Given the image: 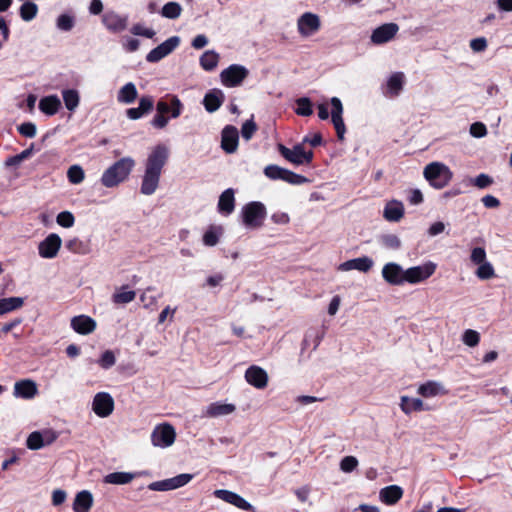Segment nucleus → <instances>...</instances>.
<instances>
[{
  "mask_svg": "<svg viewBox=\"0 0 512 512\" xmlns=\"http://www.w3.org/2000/svg\"><path fill=\"white\" fill-rule=\"evenodd\" d=\"M213 494L216 498L221 499L231 505H234L239 509L254 512V507L249 502H247L243 497H241L235 492L226 489H217L213 492Z\"/></svg>",
  "mask_w": 512,
  "mask_h": 512,
  "instance_id": "nucleus-13",
  "label": "nucleus"
},
{
  "mask_svg": "<svg viewBox=\"0 0 512 512\" xmlns=\"http://www.w3.org/2000/svg\"><path fill=\"white\" fill-rule=\"evenodd\" d=\"M180 44V38L178 36H172L165 40L163 43L152 49L146 56V60L149 63H156L169 55L174 49Z\"/></svg>",
  "mask_w": 512,
  "mask_h": 512,
  "instance_id": "nucleus-9",
  "label": "nucleus"
},
{
  "mask_svg": "<svg viewBox=\"0 0 512 512\" xmlns=\"http://www.w3.org/2000/svg\"><path fill=\"white\" fill-rule=\"evenodd\" d=\"M297 108L296 114L300 116H310L313 113L311 100L307 97H302L296 100Z\"/></svg>",
  "mask_w": 512,
  "mask_h": 512,
  "instance_id": "nucleus-45",
  "label": "nucleus"
},
{
  "mask_svg": "<svg viewBox=\"0 0 512 512\" xmlns=\"http://www.w3.org/2000/svg\"><path fill=\"white\" fill-rule=\"evenodd\" d=\"M182 12V7L177 2L166 3L161 10V15L168 19H177Z\"/></svg>",
  "mask_w": 512,
  "mask_h": 512,
  "instance_id": "nucleus-44",
  "label": "nucleus"
},
{
  "mask_svg": "<svg viewBox=\"0 0 512 512\" xmlns=\"http://www.w3.org/2000/svg\"><path fill=\"white\" fill-rule=\"evenodd\" d=\"M126 288H127V286L124 285L121 287V291H116L113 294L112 301L115 304H127V303L132 302L135 299V297H136L135 291H132V290L125 291Z\"/></svg>",
  "mask_w": 512,
  "mask_h": 512,
  "instance_id": "nucleus-42",
  "label": "nucleus"
},
{
  "mask_svg": "<svg viewBox=\"0 0 512 512\" xmlns=\"http://www.w3.org/2000/svg\"><path fill=\"white\" fill-rule=\"evenodd\" d=\"M62 240L59 235L55 233L49 234L40 244H39V256L42 257H51L56 256L60 247Z\"/></svg>",
  "mask_w": 512,
  "mask_h": 512,
  "instance_id": "nucleus-19",
  "label": "nucleus"
},
{
  "mask_svg": "<svg viewBox=\"0 0 512 512\" xmlns=\"http://www.w3.org/2000/svg\"><path fill=\"white\" fill-rule=\"evenodd\" d=\"M446 390L444 387L436 382V381H428L424 384H421L418 388V394L425 398L434 397L437 395H443L446 394Z\"/></svg>",
  "mask_w": 512,
  "mask_h": 512,
  "instance_id": "nucleus-33",
  "label": "nucleus"
},
{
  "mask_svg": "<svg viewBox=\"0 0 512 512\" xmlns=\"http://www.w3.org/2000/svg\"><path fill=\"white\" fill-rule=\"evenodd\" d=\"M170 156L169 148L164 144L153 147L144 163V175L140 191L144 195H152L158 188L160 177Z\"/></svg>",
  "mask_w": 512,
  "mask_h": 512,
  "instance_id": "nucleus-1",
  "label": "nucleus"
},
{
  "mask_svg": "<svg viewBox=\"0 0 512 512\" xmlns=\"http://www.w3.org/2000/svg\"><path fill=\"white\" fill-rule=\"evenodd\" d=\"M358 465V460L354 456H346L340 462V468L344 472H352Z\"/></svg>",
  "mask_w": 512,
  "mask_h": 512,
  "instance_id": "nucleus-56",
  "label": "nucleus"
},
{
  "mask_svg": "<svg viewBox=\"0 0 512 512\" xmlns=\"http://www.w3.org/2000/svg\"><path fill=\"white\" fill-rule=\"evenodd\" d=\"M138 96V91L136 89V86L129 82L125 84L118 92V101L126 104L133 103Z\"/></svg>",
  "mask_w": 512,
  "mask_h": 512,
  "instance_id": "nucleus-36",
  "label": "nucleus"
},
{
  "mask_svg": "<svg viewBox=\"0 0 512 512\" xmlns=\"http://www.w3.org/2000/svg\"><path fill=\"white\" fill-rule=\"evenodd\" d=\"M478 268L475 271L476 276L481 280H488L495 276L494 268L491 263L486 261V258H472Z\"/></svg>",
  "mask_w": 512,
  "mask_h": 512,
  "instance_id": "nucleus-34",
  "label": "nucleus"
},
{
  "mask_svg": "<svg viewBox=\"0 0 512 512\" xmlns=\"http://www.w3.org/2000/svg\"><path fill=\"white\" fill-rule=\"evenodd\" d=\"M470 47L474 52H482L487 48V41L484 37L472 39Z\"/></svg>",
  "mask_w": 512,
  "mask_h": 512,
  "instance_id": "nucleus-64",
  "label": "nucleus"
},
{
  "mask_svg": "<svg viewBox=\"0 0 512 512\" xmlns=\"http://www.w3.org/2000/svg\"><path fill=\"white\" fill-rule=\"evenodd\" d=\"M400 407L405 414H410L413 411L423 410L424 403L419 398H410L408 396H402Z\"/></svg>",
  "mask_w": 512,
  "mask_h": 512,
  "instance_id": "nucleus-37",
  "label": "nucleus"
},
{
  "mask_svg": "<svg viewBox=\"0 0 512 512\" xmlns=\"http://www.w3.org/2000/svg\"><path fill=\"white\" fill-rule=\"evenodd\" d=\"M154 107V99L152 96H142L139 99L138 107L129 108L126 110V116L131 120H137L144 115L150 113Z\"/></svg>",
  "mask_w": 512,
  "mask_h": 512,
  "instance_id": "nucleus-20",
  "label": "nucleus"
},
{
  "mask_svg": "<svg viewBox=\"0 0 512 512\" xmlns=\"http://www.w3.org/2000/svg\"><path fill=\"white\" fill-rule=\"evenodd\" d=\"M61 107V101L56 95L43 97L39 102V109L46 115H55Z\"/></svg>",
  "mask_w": 512,
  "mask_h": 512,
  "instance_id": "nucleus-32",
  "label": "nucleus"
},
{
  "mask_svg": "<svg viewBox=\"0 0 512 512\" xmlns=\"http://www.w3.org/2000/svg\"><path fill=\"white\" fill-rule=\"evenodd\" d=\"M37 12L38 6L34 2L27 1L20 6V17L24 21L28 22L33 20L36 17Z\"/></svg>",
  "mask_w": 512,
  "mask_h": 512,
  "instance_id": "nucleus-43",
  "label": "nucleus"
},
{
  "mask_svg": "<svg viewBox=\"0 0 512 512\" xmlns=\"http://www.w3.org/2000/svg\"><path fill=\"white\" fill-rule=\"evenodd\" d=\"M282 180L292 185H300L308 182L306 177L296 174L288 169L284 170Z\"/></svg>",
  "mask_w": 512,
  "mask_h": 512,
  "instance_id": "nucleus-47",
  "label": "nucleus"
},
{
  "mask_svg": "<svg viewBox=\"0 0 512 512\" xmlns=\"http://www.w3.org/2000/svg\"><path fill=\"white\" fill-rule=\"evenodd\" d=\"M96 321L87 315H78L74 316L71 319V327L72 329L81 335H88L95 331L96 329Z\"/></svg>",
  "mask_w": 512,
  "mask_h": 512,
  "instance_id": "nucleus-21",
  "label": "nucleus"
},
{
  "mask_svg": "<svg viewBox=\"0 0 512 512\" xmlns=\"http://www.w3.org/2000/svg\"><path fill=\"white\" fill-rule=\"evenodd\" d=\"M93 505V496L87 490L80 491L76 494L73 502L74 512H88Z\"/></svg>",
  "mask_w": 512,
  "mask_h": 512,
  "instance_id": "nucleus-31",
  "label": "nucleus"
},
{
  "mask_svg": "<svg viewBox=\"0 0 512 512\" xmlns=\"http://www.w3.org/2000/svg\"><path fill=\"white\" fill-rule=\"evenodd\" d=\"M104 26L113 33H118L126 29L127 17L121 16L113 11L107 12L102 17Z\"/></svg>",
  "mask_w": 512,
  "mask_h": 512,
  "instance_id": "nucleus-23",
  "label": "nucleus"
},
{
  "mask_svg": "<svg viewBox=\"0 0 512 512\" xmlns=\"http://www.w3.org/2000/svg\"><path fill=\"white\" fill-rule=\"evenodd\" d=\"M236 406L230 403L213 402L207 406L204 416L215 418L226 416L235 412Z\"/></svg>",
  "mask_w": 512,
  "mask_h": 512,
  "instance_id": "nucleus-27",
  "label": "nucleus"
},
{
  "mask_svg": "<svg viewBox=\"0 0 512 512\" xmlns=\"http://www.w3.org/2000/svg\"><path fill=\"white\" fill-rule=\"evenodd\" d=\"M285 168L279 167L277 165H268L264 169V174L266 177L272 180H282L283 173Z\"/></svg>",
  "mask_w": 512,
  "mask_h": 512,
  "instance_id": "nucleus-49",
  "label": "nucleus"
},
{
  "mask_svg": "<svg viewBox=\"0 0 512 512\" xmlns=\"http://www.w3.org/2000/svg\"><path fill=\"white\" fill-rule=\"evenodd\" d=\"M436 264L433 262H426L423 265L410 267L405 270L406 282L410 284H417L425 281L434 274Z\"/></svg>",
  "mask_w": 512,
  "mask_h": 512,
  "instance_id": "nucleus-8",
  "label": "nucleus"
},
{
  "mask_svg": "<svg viewBox=\"0 0 512 512\" xmlns=\"http://www.w3.org/2000/svg\"><path fill=\"white\" fill-rule=\"evenodd\" d=\"M267 215L265 205L258 201L247 203L242 208L243 223L250 228H259Z\"/></svg>",
  "mask_w": 512,
  "mask_h": 512,
  "instance_id": "nucleus-4",
  "label": "nucleus"
},
{
  "mask_svg": "<svg viewBox=\"0 0 512 512\" xmlns=\"http://www.w3.org/2000/svg\"><path fill=\"white\" fill-rule=\"evenodd\" d=\"M131 32L134 35L143 36V37H146V38H153L154 35H155V31L154 30L149 29V28H145L141 24H135L132 27Z\"/></svg>",
  "mask_w": 512,
  "mask_h": 512,
  "instance_id": "nucleus-58",
  "label": "nucleus"
},
{
  "mask_svg": "<svg viewBox=\"0 0 512 512\" xmlns=\"http://www.w3.org/2000/svg\"><path fill=\"white\" fill-rule=\"evenodd\" d=\"M256 131H257V125L253 121V119L246 120L243 123L242 128H241V134L245 140H250Z\"/></svg>",
  "mask_w": 512,
  "mask_h": 512,
  "instance_id": "nucleus-52",
  "label": "nucleus"
},
{
  "mask_svg": "<svg viewBox=\"0 0 512 512\" xmlns=\"http://www.w3.org/2000/svg\"><path fill=\"white\" fill-rule=\"evenodd\" d=\"M156 110L161 114H171L172 118H177L182 113L183 104L177 96L167 94L157 102Z\"/></svg>",
  "mask_w": 512,
  "mask_h": 512,
  "instance_id": "nucleus-11",
  "label": "nucleus"
},
{
  "mask_svg": "<svg viewBox=\"0 0 512 512\" xmlns=\"http://www.w3.org/2000/svg\"><path fill=\"white\" fill-rule=\"evenodd\" d=\"M225 96L220 89H211L203 98L205 110L209 113L217 111L224 103Z\"/></svg>",
  "mask_w": 512,
  "mask_h": 512,
  "instance_id": "nucleus-24",
  "label": "nucleus"
},
{
  "mask_svg": "<svg viewBox=\"0 0 512 512\" xmlns=\"http://www.w3.org/2000/svg\"><path fill=\"white\" fill-rule=\"evenodd\" d=\"M404 216V206L399 200L389 201L383 211V217L390 222H398Z\"/></svg>",
  "mask_w": 512,
  "mask_h": 512,
  "instance_id": "nucleus-26",
  "label": "nucleus"
},
{
  "mask_svg": "<svg viewBox=\"0 0 512 512\" xmlns=\"http://www.w3.org/2000/svg\"><path fill=\"white\" fill-rule=\"evenodd\" d=\"M33 147H34V146H33V144H32L29 148H27V149L23 150L20 154L15 155V156H13V157H10V158L6 161V164H7V165H17V164H19L20 162H22L24 159H27L28 157H30V156H31V154H32V152H33Z\"/></svg>",
  "mask_w": 512,
  "mask_h": 512,
  "instance_id": "nucleus-55",
  "label": "nucleus"
},
{
  "mask_svg": "<svg viewBox=\"0 0 512 512\" xmlns=\"http://www.w3.org/2000/svg\"><path fill=\"white\" fill-rule=\"evenodd\" d=\"M116 362L114 353L111 350H106L98 360L99 365L104 369L111 368Z\"/></svg>",
  "mask_w": 512,
  "mask_h": 512,
  "instance_id": "nucleus-53",
  "label": "nucleus"
},
{
  "mask_svg": "<svg viewBox=\"0 0 512 512\" xmlns=\"http://www.w3.org/2000/svg\"><path fill=\"white\" fill-rule=\"evenodd\" d=\"M492 183L493 179L489 175L484 173L479 174L474 180V185L480 189H484L490 186Z\"/></svg>",
  "mask_w": 512,
  "mask_h": 512,
  "instance_id": "nucleus-63",
  "label": "nucleus"
},
{
  "mask_svg": "<svg viewBox=\"0 0 512 512\" xmlns=\"http://www.w3.org/2000/svg\"><path fill=\"white\" fill-rule=\"evenodd\" d=\"M67 178L72 184H79L85 178L84 170L79 165H72L67 171Z\"/></svg>",
  "mask_w": 512,
  "mask_h": 512,
  "instance_id": "nucleus-46",
  "label": "nucleus"
},
{
  "mask_svg": "<svg viewBox=\"0 0 512 512\" xmlns=\"http://www.w3.org/2000/svg\"><path fill=\"white\" fill-rule=\"evenodd\" d=\"M219 237L217 232L210 228L203 235V242L206 246H214L218 243Z\"/></svg>",
  "mask_w": 512,
  "mask_h": 512,
  "instance_id": "nucleus-60",
  "label": "nucleus"
},
{
  "mask_svg": "<svg viewBox=\"0 0 512 512\" xmlns=\"http://www.w3.org/2000/svg\"><path fill=\"white\" fill-rule=\"evenodd\" d=\"M405 84V75L403 72H394L390 75L386 83L384 95L389 98H395L400 95Z\"/></svg>",
  "mask_w": 512,
  "mask_h": 512,
  "instance_id": "nucleus-22",
  "label": "nucleus"
},
{
  "mask_svg": "<svg viewBox=\"0 0 512 512\" xmlns=\"http://www.w3.org/2000/svg\"><path fill=\"white\" fill-rule=\"evenodd\" d=\"M17 129L22 136L27 138H33L36 135V125L32 122H24Z\"/></svg>",
  "mask_w": 512,
  "mask_h": 512,
  "instance_id": "nucleus-54",
  "label": "nucleus"
},
{
  "mask_svg": "<svg viewBox=\"0 0 512 512\" xmlns=\"http://www.w3.org/2000/svg\"><path fill=\"white\" fill-rule=\"evenodd\" d=\"M247 76L248 70L244 66L232 64L221 72L220 79L224 86L232 88L239 86Z\"/></svg>",
  "mask_w": 512,
  "mask_h": 512,
  "instance_id": "nucleus-6",
  "label": "nucleus"
},
{
  "mask_svg": "<svg viewBox=\"0 0 512 512\" xmlns=\"http://www.w3.org/2000/svg\"><path fill=\"white\" fill-rule=\"evenodd\" d=\"M423 175L429 184L436 189L446 187L452 179V172L450 169L440 162H432L428 164L424 168Z\"/></svg>",
  "mask_w": 512,
  "mask_h": 512,
  "instance_id": "nucleus-3",
  "label": "nucleus"
},
{
  "mask_svg": "<svg viewBox=\"0 0 512 512\" xmlns=\"http://www.w3.org/2000/svg\"><path fill=\"white\" fill-rule=\"evenodd\" d=\"M92 410L101 418L110 416L114 410L113 397L107 392L97 393L93 398Z\"/></svg>",
  "mask_w": 512,
  "mask_h": 512,
  "instance_id": "nucleus-10",
  "label": "nucleus"
},
{
  "mask_svg": "<svg viewBox=\"0 0 512 512\" xmlns=\"http://www.w3.org/2000/svg\"><path fill=\"white\" fill-rule=\"evenodd\" d=\"M24 299L21 297H9L0 299V315L19 309L23 306Z\"/></svg>",
  "mask_w": 512,
  "mask_h": 512,
  "instance_id": "nucleus-39",
  "label": "nucleus"
},
{
  "mask_svg": "<svg viewBox=\"0 0 512 512\" xmlns=\"http://www.w3.org/2000/svg\"><path fill=\"white\" fill-rule=\"evenodd\" d=\"M465 345L469 347H475L480 341V334L472 329H467L462 338Z\"/></svg>",
  "mask_w": 512,
  "mask_h": 512,
  "instance_id": "nucleus-51",
  "label": "nucleus"
},
{
  "mask_svg": "<svg viewBox=\"0 0 512 512\" xmlns=\"http://www.w3.org/2000/svg\"><path fill=\"white\" fill-rule=\"evenodd\" d=\"M382 276L390 285H402L406 282L405 270L399 264L393 262L384 265Z\"/></svg>",
  "mask_w": 512,
  "mask_h": 512,
  "instance_id": "nucleus-15",
  "label": "nucleus"
},
{
  "mask_svg": "<svg viewBox=\"0 0 512 512\" xmlns=\"http://www.w3.org/2000/svg\"><path fill=\"white\" fill-rule=\"evenodd\" d=\"M373 266L371 258H351L350 260L339 265L338 269L341 271H350L353 269L361 272H367Z\"/></svg>",
  "mask_w": 512,
  "mask_h": 512,
  "instance_id": "nucleus-29",
  "label": "nucleus"
},
{
  "mask_svg": "<svg viewBox=\"0 0 512 512\" xmlns=\"http://www.w3.org/2000/svg\"><path fill=\"white\" fill-rule=\"evenodd\" d=\"M403 496V489L398 485H390L380 490L379 498L387 505L396 504Z\"/></svg>",
  "mask_w": 512,
  "mask_h": 512,
  "instance_id": "nucleus-28",
  "label": "nucleus"
},
{
  "mask_svg": "<svg viewBox=\"0 0 512 512\" xmlns=\"http://www.w3.org/2000/svg\"><path fill=\"white\" fill-rule=\"evenodd\" d=\"M66 248L73 254H88L90 253L89 241H83L78 238L70 239L66 242Z\"/></svg>",
  "mask_w": 512,
  "mask_h": 512,
  "instance_id": "nucleus-38",
  "label": "nucleus"
},
{
  "mask_svg": "<svg viewBox=\"0 0 512 512\" xmlns=\"http://www.w3.org/2000/svg\"><path fill=\"white\" fill-rule=\"evenodd\" d=\"M56 438L57 435L51 431H45L44 433L34 431L28 436L26 445L30 450H38L53 443Z\"/></svg>",
  "mask_w": 512,
  "mask_h": 512,
  "instance_id": "nucleus-17",
  "label": "nucleus"
},
{
  "mask_svg": "<svg viewBox=\"0 0 512 512\" xmlns=\"http://www.w3.org/2000/svg\"><path fill=\"white\" fill-rule=\"evenodd\" d=\"M399 30L396 23H385L374 29L371 35V41L374 44H384L395 37Z\"/></svg>",
  "mask_w": 512,
  "mask_h": 512,
  "instance_id": "nucleus-16",
  "label": "nucleus"
},
{
  "mask_svg": "<svg viewBox=\"0 0 512 512\" xmlns=\"http://www.w3.org/2000/svg\"><path fill=\"white\" fill-rule=\"evenodd\" d=\"M176 438L175 429L170 424H161L154 428L151 434V441L154 446L169 447Z\"/></svg>",
  "mask_w": 512,
  "mask_h": 512,
  "instance_id": "nucleus-7",
  "label": "nucleus"
},
{
  "mask_svg": "<svg viewBox=\"0 0 512 512\" xmlns=\"http://www.w3.org/2000/svg\"><path fill=\"white\" fill-rule=\"evenodd\" d=\"M135 478L134 473L130 472H113L109 473L104 477V483L123 485L130 483Z\"/></svg>",
  "mask_w": 512,
  "mask_h": 512,
  "instance_id": "nucleus-35",
  "label": "nucleus"
},
{
  "mask_svg": "<svg viewBox=\"0 0 512 512\" xmlns=\"http://www.w3.org/2000/svg\"><path fill=\"white\" fill-rule=\"evenodd\" d=\"M239 132L233 125H227L221 133V148L226 153H234L238 148Z\"/></svg>",
  "mask_w": 512,
  "mask_h": 512,
  "instance_id": "nucleus-14",
  "label": "nucleus"
},
{
  "mask_svg": "<svg viewBox=\"0 0 512 512\" xmlns=\"http://www.w3.org/2000/svg\"><path fill=\"white\" fill-rule=\"evenodd\" d=\"M246 381L257 389H263L267 386L268 375L266 371L256 365L250 366L245 372Z\"/></svg>",
  "mask_w": 512,
  "mask_h": 512,
  "instance_id": "nucleus-18",
  "label": "nucleus"
},
{
  "mask_svg": "<svg viewBox=\"0 0 512 512\" xmlns=\"http://www.w3.org/2000/svg\"><path fill=\"white\" fill-rule=\"evenodd\" d=\"M134 165L135 161L130 157H124L116 161L102 174V185L107 188H113L119 185L128 178Z\"/></svg>",
  "mask_w": 512,
  "mask_h": 512,
  "instance_id": "nucleus-2",
  "label": "nucleus"
},
{
  "mask_svg": "<svg viewBox=\"0 0 512 512\" xmlns=\"http://www.w3.org/2000/svg\"><path fill=\"white\" fill-rule=\"evenodd\" d=\"M56 221L60 226L70 228L74 225L75 217L69 211H62L57 215Z\"/></svg>",
  "mask_w": 512,
  "mask_h": 512,
  "instance_id": "nucleus-50",
  "label": "nucleus"
},
{
  "mask_svg": "<svg viewBox=\"0 0 512 512\" xmlns=\"http://www.w3.org/2000/svg\"><path fill=\"white\" fill-rule=\"evenodd\" d=\"M193 476L191 474L183 473L175 477L169 478V484L172 490L180 488L191 481Z\"/></svg>",
  "mask_w": 512,
  "mask_h": 512,
  "instance_id": "nucleus-48",
  "label": "nucleus"
},
{
  "mask_svg": "<svg viewBox=\"0 0 512 512\" xmlns=\"http://www.w3.org/2000/svg\"><path fill=\"white\" fill-rule=\"evenodd\" d=\"M37 385L33 380L17 381L14 385V396L23 399H32L37 394Z\"/></svg>",
  "mask_w": 512,
  "mask_h": 512,
  "instance_id": "nucleus-25",
  "label": "nucleus"
},
{
  "mask_svg": "<svg viewBox=\"0 0 512 512\" xmlns=\"http://www.w3.org/2000/svg\"><path fill=\"white\" fill-rule=\"evenodd\" d=\"M168 121H169V119L165 114H161V113L157 112L155 114V116L153 117L151 124L153 127L157 128V129H163L167 126Z\"/></svg>",
  "mask_w": 512,
  "mask_h": 512,
  "instance_id": "nucleus-62",
  "label": "nucleus"
},
{
  "mask_svg": "<svg viewBox=\"0 0 512 512\" xmlns=\"http://www.w3.org/2000/svg\"><path fill=\"white\" fill-rule=\"evenodd\" d=\"M235 209V197L234 190L232 188H228L223 191L219 197L218 201V211L222 214L229 215Z\"/></svg>",
  "mask_w": 512,
  "mask_h": 512,
  "instance_id": "nucleus-30",
  "label": "nucleus"
},
{
  "mask_svg": "<svg viewBox=\"0 0 512 512\" xmlns=\"http://www.w3.org/2000/svg\"><path fill=\"white\" fill-rule=\"evenodd\" d=\"M470 134L476 138L484 137L487 134V128L482 122H475L470 126Z\"/></svg>",
  "mask_w": 512,
  "mask_h": 512,
  "instance_id": "nucleus-59",
  "label": "nucleus"
},
{
  "mask_svg": "<svg viewBox=\"0 0 512 512\" xmlns=\"http://www.w3.org/2000/svg\"><path fill=\"white\" fill-rule=\"evenodd\" d=\"M407 200L411 205H419L423 202V194L419 189H410Z\"/></svg>",
  "mask_w": 512,
  "mask_h": 512,
  "instance_id": "nucleus-61",
  "label": "nucleus"
},
{
  "mask_svg": "<svg viewBox=\"0 0 512 512\" xmlns=\"http://www.w3.org/2000/svg\"><path fill=\"white\" fill-rule=\"evenodd\" d=\"M73 18L67 14H62L57 19V26L59 29L69 31L73 28Z\"/></svg>",
  "mask_w": 512,
  "mask_h": 512,
  "instance_id": "nucleus-57",
  "label": "nucleus"
},
{
  "mask_svg": "<svg viewBox=\"0 0 512 512\" xmlns=\"http://www.w3.org/2000/svg\"><path fill=\"white\" fill-rule=\"evenodd\" d=\"M278 150L287 161L295 165H309L311 164L314 157L313 151H305L302 144H297L292 149H289L286 146L279 144Z\"/></svg>",
  "mask_w": 512,
  "mask_h": 512,
  "instance_id": "nucleus-5",
  "label": "nucleus"
},
{
  "mask_svg": "<svg viewBox=\"0 0 512 512\" xmlns=\"http://www.w3.org/2000/svg\"><path fill=\"white\" fill-rule=\"evenodd\" d=\"M219 61V55L214 51H206L200 57V65L205 71L214 70Z\"/></svg>",
  "mask_w": 512,
  "mask_h": 512,
  "instance_id": "nucleus-41",
  "label": "nucleus"
},
{
  "mask_svg": "<svg viewBox=\"0 0 512 512\" xmlns=\"http://www.w3.org/2000/svg\"><path fill=\"white\" fill-rule=\"evenodd\" d=\"M320 19L318 15L306 12L301 15L297 21L298 32L303 37H308L320 29Z\"/></svg>",
  "mask_w": 512,
  "mask_h": 512,
  "instance_id": "nucleus-12",
  "label": "nucleus"
},
{
  "mask_svg": "<svg viewBox=\"0 0 512 512\" xmlns=\"http://www.w3.org/2000/svg\"><path fill=\"white\" fill-rule=\"evenodd\" d=\"M62 97H63L65 107L69 111H74L78 107L80 97H79V93L77 90H75V89L63 90Z\"/></svg>",
  "mask_w": 512,
  "mask_h": 512,
  "instance_id": "nucleus-40",
  "label": "nucleus"
}]
</instances>
